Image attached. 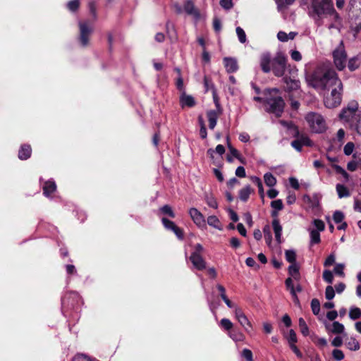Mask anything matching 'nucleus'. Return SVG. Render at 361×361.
I'll use <instances>...</instances> for the list:
<instances>
[{"instance_id": "nucleus-23", "label": "nucleus", "mask_w": 361, "mask_h": 361, "mask_svg": "<svg viewBox=\"0 0 361 361\" xmlns=\"http://www.w3.org/2000/svg\"><path fill=\"white\" fill-rule=\"evenodd\" d=\"M336 188L339 198L347 197L350 195L348 189L342 184H337Z\"/></svg>"}, {"instance_id": "nucleus-52", "label": "nucleus", "mask_w": 361, "mask_h": 361, "mask_svg": "<svg viewBox=\"0 0 361 361\" xmlns=\"http://www.w3.org/2000/svg\"><path fill=\"white\" fill-rule=\"evenodd\" d=\"M299 141L300 142L302 146H312V142L310 140V138L307 136L305 135H301L298 137Z\"/></svg>"}, {"instance_id": "nucleus-1", "label": "nucleus", "mask_w": 361, "mask_h": 361, "mask_svg": "<svg viewBox=\"0 0 361 361\" xmlns=\"http://www.w3.org/2000/svg\"><path fill=\"white\" fill-rule=\"evenodd\" d=\"M309 85L319 91H329L324 94V104L326 108L339 106L342 101L343 83L332 68L319 67L307 77Z\"/></svg>"}, {"instance_id": "nucleus-35", "label": "nucleus", "mask_w": 361, "mask_h": 361, "mask_svg": "<svg viewBox=\"0 0 361 361\" xmlns=\"http://www.w3.org/2000/svg\"><path fill=\"white\" fill-rule=\"evenodd\" d=\"M299 327L301 333L304 336H307L309 334V328L303 318L300 317L298 320Z\"/></svg>"}, {"instance_id": "nucleus-7", "label": "nucleus", "mask_w": 361, "mask_h": 361, "mask_svg": "<svg viewBox=\"0 0 361 361\" xmlns=\"http://www.w3.org/2000/svg\"><path fill=\"white\" fill-rule=\"evenodd\" d=\"M334 63L338 71H342L346 66L347 54L343 41L333 51Z\"/></svg>"}, {"instance_id": "nucleus-26", "label": "nucleus", "mask_w": 361, "mask_h": 361, "mask_svg": "<svg viewBox=\"0 0 361 361\" xmlns=\"http://www.w3.org/2000/svg\"><path fill=\"white\" fill-rule=\"evenodd\" d=\"M348 348L350 350L356 351L360 349L359 342L353 337H350L346 342Z\"/></svg>"}, {"instance_id": "nucleus-63", "label": "nucleus", "mask_w": 361, "mask_h": 361, "mask_svg": "<svg viewBox=\"0 0 361 361\" xmlns=\"http://www.w3.org/2000/svg\"><path fill=\"white\" fill-rule=\"evenodd\" d=\"M290 56L293 60L295 61H300L302 59L301 54L298 51H292L290 53Z\"/></svg>"}, {"instance_id": "nucleus-36", "label": "nucleus", "mask_w": 361, "mask_h": 361, "mask_svg": "<svg viewBox=\"0 0 361 361\" xmlns=\"http://www.w3.org/2000/svg\"><path fill=\"white\" fill-rule=\"evenodd\" d=\"M285 256H286V260L293 264V263H295V260H296V253L293 250H288L286 251L285 252Z\"/></svg>"}, {"instance_id": "nucleus-21", "label": "nucleus", "mask_w": 361, "mask_h": 361, "mask_svg": "<svg viewBox=\"0 0 361 361\" xmlns=\"http://www.w3.org/2000/svg\"><path fill=\"white\" fill-rule=\"evenodd\" d=\"M184 10L188 14L193 16L196 18L199 17L200 16L197 9L195 7V5L191 0H187L185 2Z\"/></svg>"}, {"instance_id": "nucleus-33", "label": "nucleus", "mask_w": 361, "mask_h": 361, "mask_svg": "<svg viewBox=\"0 0 361 361\" xmlns=\"http://www.w3.org/2000/svg\"><path fill=\"white\" fill-rule=\"evenodd\" d=\"M288 273L294 279H297L299 276V268L296 263L291 264L288 267Z\"/></svg>"}, {"instance_id": "nucleus-41", "label": "nucleus", "mask_w": 361, "mask_h": 361, "mask_svg": "<svg viewBox=\"0 0 361 361\" xmlns=\"http://www.w3.org/2000/svg\"><path fill=\"white\" fill-rule=\"evenodd\" d=\"M333 168L337 173L342 175L345 180H348L349 174L341 166L338 165H334Z\"/></svg>"}, {"instance_id": "nucleus-3", "label": "nucleus", "mask_w": 361, "mask_h": 361, "mask_svg": "<svg viewBox=\"0 0 361 361\" xmlns=\"http://www.w3.org/2000/svg\"><path fill=\"white\" fill-rule=\"evenodd\" d=\"M286 62L287 58L281 52H278L273 59L269 52H264L260 56V67L262 71L268 73L272 71L276 77H281L284 75Z\"/></svg>"}, {"instance_id": "nucleus-57", "label": "nucleus", "mask_w": 361, "mask_h": 361, "mask_svg": "<svg viewBox=\"0 0 361 361\" xmlns=\"http://www.w3.org/2000/svg\"><path fill=\"white\" fill-rule=\"evenodd\" d=\"M242 356L245 358L247 361H253L252 353L249 349H244L242 352Z\"/></svg>"}, {"instance_id": "nucleus-38", "label": "nucleus", "mask_w": 361, "mask_h": 361, "mask_svg": "<svg viewBox=\"0 0 361 361\" xmlns=\"http://www.w3.org/2000/svg\"><path fill=\"white\" fill-rule=\"evenodd\" d=\"M281 123L287 127L290 130H293L294 136H298L299 135V131L297 127L292 123V122H288L285 121H281Z\"/></svg>"}, {"instance_id": "nucleus-46", "label": "nucleus", "mask_w": 361, "mask_h": 361, "mask_svg": "<svg viewBox=\"0 0 361 361\" xmlns=\"http://www.w3.org/2000/svg\"><path fill=\"white\" fill-rule=\"evenodd\" d=\"M286 338L288 340V344L296 343L298 341L296 334L293 329L289 331Z\"/></svg>"}, {"instance_id": "nucleus-42", "label": "nucleus", "mask_w": 361, "mask_h": 361, "mask_svg": "<svg viewBox=\"0 0 361 361\" xmlns=\"http://www.w3.org/2000/svg\"><path fill=\"white\" fill-rule=\"evenodd\" d=\"M335 296V290L331 286H328L325 290V297L327 300H331Z\"/></svg>"}, {"instance_id": "nucleus-62", "label": "nucleus", "mask_w": 361, "mask_h": 361, "mask_svg": "<svg viewBox=\"0 0 361 361\" xmlns=\"http://www.w3.org/2000/svg\"><path fill=\"white\" fill-rule=\"evenodd\" d=\"M235 175L239 178H244L246 176L245 170L243 166H238L235 170Z\"/></svg>"}, {"instance_id": "nucleus-32", "label": "nucleus", "mask_w": 361, "mask_h": 361, "mask_svg": "<svg viewBox=\"0 0 361 361\" xmlns=\"http://www.w3.org/2000/svg\"><path fill=\"white\" fill-rule=\"evenodd\" d=\"M251 180L253 183L257 185V188H258V190H259V193L260 196L262 197H263L264 193V189H263V185H262L261 179L257 176H252V177H251Z\"/></svg>"}, {"instance_id": "nucleus-5", "label": "nucleus", "mask_w": 361, "mask_h": 361, "mask_svg": "<svg viewBox=\"0 0 361 361\" xmlns=\"http://www.w3.org/2000/svg\"><path fill=\"white\" fill-rule=\"evenodd\" d=\"M278 94L279 90L276 88L266 90L264 91V103L269 106L268 111L279 117L283 111L285 103L282 97Z\"/></svg>"}, {"instance_id": "nucleus-24", "label": "nucleus", "mask_w": 361, "mask_h": 361, "mask_svg": "<svg viewBox=\"0 0 361 361\" xmlns=\"http://www.w3.org/2000/svg\"><path fill=\"white\" fill-rule=\"evenodd\" d=\"M310 245L312 246L314 244H318L321 241L320 234L318 231L315 229H310Z\"/></svg>"}, {"instance_id": "nucleus-59", "label": "nucleus", "mask_w": 361, "mask_h": 361, "mask_svg": "<svg viewBox=\"0 0 361 361\" xmlns=\"http://www.w3.org/2000/svg\"><path fill=\"white\" fill-rule=\"evenodd\" d=\"M344 265L343 264H338L334 267V272L335 274L343 276L344 272H343Z\"/></svg>"}, {"instance_id": "nucleus-10", "label": "nucleus", "mask_w": 361, "mask_h": 361, "mask_svg": "<svg viewBox=\"0 0 361 361\" xmlns=\"http://www.w3.org/2000/svg\"><path fill=\"white\" fill-rule=\"evenodd\" d=\"M189 215L192 219L193 222L199 228L206 227V221L203 214L196 208H191L189 210Z\"/></svg>"}, {"instance_id": "nucleus-4", "label": "nucleus", "mask_w": 361, "mask_h": 361, "mask_svg": "<svg viewBox=\"0 0 361 361\" xmlns=\"http://www.w3.org/2000/svg\"><path fill=\"white\" fill-rule=\"evenodd\" d=\"M360 112L358 110V104L355 102H350L347 107L343 109L340 114V118L344 122L348 123L350 128L355 129L361 135L360 129Z\"/></svg>"}, {"instance_id": "nucleus-19", "label": "nucleus", "mask_w": 361, "mask_h": 361, "mask_svg": "<svg viewBox=\"0 0 361 361\" xmlns=\"http://www.w3.org/2000/svg\"><path fill=\"white\" fill-rule=\"evenodd\" d=\"M32 153V149L30 145L24 144L21 146L20 149L18 152V158L20 160H26L27 159Z\"/></svg>"}, {"instance_id": "nucleus-47", "label": "nucleus", "mask_w": 361, "mask_h": 361, "mask_svg": "<svg viewBox=\"0 0 361 361\" xmlns=\"http://www.w3.org/2000/svg\"><path fill=\"white\" fill-rule=\"evenodd\" d=\"M220 325L226 330H231L233 327V323L228 319L224 318L220 322Z\"/></svg>"}, {"instance_id": "nucleus-13", "label": "nucleus", "mask_w": 361, "mask_h": 361, "mask_svg": "<svg viewBox=\"0 0 361 361\" xmlns=\"http://www.w3.org/2000/svg\"><path fill=\"white\" fill-rule=\"evenodd\" d=\"M235 316L240 325L245 329V330L247 332H250L252 329V325L243 311L240 309L235 307Z\"/></svg>"}, {"instance_id": "nucleus-44", "label": "nucleus", "mask_w": 361, "mask_h": 361, "mask_svg": "<svg viewBox=\"0 0 361 361\" xmlns=\"http://www.w3.org/2000/svg\"><path fill=\"white\" fill-rule=\"evenodd\" d=\"M271 207L273 209L281 211L283 208V204L281 200H276L271 202Z\"/></svg>"}, {"instance_id": "nucleus-12", "label": "nucleus", "mask_w": 361, "mask_h": 361, "mask_svg": "<svg viewBox=\"0 0 361 361\" xmlns=\"http://www.w3.org/2000/svg\"><path fill=\"white\" fill-rule=\"evenodd\" d=\"M349 14L355 20H361V0H350L349 3Z\"/></svg>"}, {"instance_id": "nucleus-15", "label": "nucleus", "mask_w": 361, "mask_h": 361, "mask_svg": "<svg viewBox=\"0 0 361 361\" xmlns=\"http://www.w3.org/2000/svg\"><path fill=\"white\" fill-rule=\"evenodd\" d=\"M180 104L182 108L192 107L195 105V100L193 97L183 92L180 97Z\"/></svg>"}, {"instance_id": "nucleus-58", "label": "nucleus", "mask_w": 361, "mask_h": 361, "mask_svg": "<svg viewBox=\"0 0 361 361\" xmlns=\"http://www.w3.org/2000/svg\"><path fill=\"white\" fill-rule=\"evenodd\" d=\"M213 27L215 32H219L221 30V23L218 18H214L213 20Z\"/></svg>"}, {"instance_id": "nucleus-64", "label": "nucleus", "mask_w": 361, "mask_h": 361, "mask_svg": "<svg viewBox=\"0 0 361 361\" xmlns=\"http://www.w3.org/2000/svg\"><path fill=\"white\" fill-rule=\"evenodd\" d=\"M291 146L295 149L298 152H300L302 150V145L298 139H296L291 142Z\"/></svg>"}, {"instance_id": "nucleus-49", "label": "nucleus", "mask_w": 361, "mask_h": 361, "mask_svg": "<svg viewBox=\"0 0 361 361\" xmlns=\"http://www.w3.org/2000/svg\"><path fill=\"white\" fill-rule=\"evenodd\" d=\"M79 5H80L79 0H72L68 3L67 7L70 11H75L78 8Z\"/></svg>"}, {"instance_id": "nucleus-9", "label": "nucleus", "mask_w": 361, "mask_h": 361, "mask_svg": "<svg viewBox=\"0 0 361 361\" xmlns=\"http://www.w3.org/2000/svg\"><path fill=\"white\" fill-rule=\"evenodd\" d=\"M296 72V71H292L290 76L286 75L283 79L288 91L296 90L300 87V81L295 76Z\"/></svg>"}, {"instance_id": "nucleus-27", "label": "nucleus", "mask_w": 361, "mask_h": 361, "mask_svg": "<svg viewBox=\"0 0 361 361\" xmlns=\"http://www.w3.org/2000/svg\"><path fill=\"white\" fill-rule=\"evenodd\" d=\"M265 184L269 187H272L276 185V179L271 173H266L264 176Z\"/></svg>"}, {"instance_id": "nucleus-11", "label": "nucleus", "mask_w": 361, "mask_h": 361, "mask_svg": "<svg viewBox=\"0 0 361 361\" xmlns=\"http://www.w3.org/2000/svg\"><path fill=\"white\" fill-rule=\"evenodd\" d=\"M161 222L165 228L167 230L172 231L178 239H183V230L180 228L178 227L174 222L169 220L166 218H162Z\"/></svg>"}, {"instance_id": "nucleus-14", "label": "nucleus", "mask_w": 361, "mask_h": 361, "mask_svg": "<svg viewBox=\"0 0 361 361\" xmlns=\"http://www.w3.org/2000/svg\"><path fill=\"white\" fill-rule=\"evenodd\" d=\"M190 260L194 267L197 270H203L206 268V262L200 254L192 253L190 257Z\"/></svg>"}, {"instance_id": "nucleus-6", "label": "nucleus", "mask_w": 361, "mask_h": 361, "mask_svg": "<svg viewBox=\"0 0 361 361\" xmlns=\"http://www.w3.org/2000/svg\"><path fill=\"white\" fill-rule=\"evenodd\" d=\"M305 118L313 133H322L326 130V123L322 114L311 111L306 114Z\"/></svg>"}, {"instance_id": "nucleus-34", "label": "nucleus", "mask_w": 361, "mask_h": 361, "mask_svg": "<svg viewBox=\"0 0 361 361\" xmlns=\"http://www.w3.org/2000/svg\"><path fill=\"white\" fill-rule=\"evenodd\" d=\"M264 235L267 245H270L272 240L271 228L269 225H266L263 228Z\"/></svg>"}, {"instance_id": "nucleus-60", "label": "nucleus", "mask_w": 361, "mask_h": 361, "mask_svg": "<svg viewBox=\"0 0 361 361\" xmlns=\"http://www.w3.org/2000/svg\"><path fill=\"white\" fill-rule=\"evenodd\" d=\"M277 38L281 42H287L288 40V34L283 31H279L278 32Z\"/></svg>"}, {"instance_id": "nucleus-37", "label": "nucleus", "mask_w": 361, "mask_h": 361, "mask_svg": "<svg viewBox=\"0 0 361 361\" xmlns=\"http://www.w3.org/2000/svg\"><path fill=\"white\" fill-rule=\"evenodd\" d=\"M311 308H312V311L314 315L319 314V313L320 312V303L317 299L314 298V299L312 300Z\"/></svg>"}, {"instance_id": "nucleus-29", "label": "nucleus", "mask_w": 361, "mask_h": 361, "mask_svg": "<svg viewBox=\"0 0 361 361\" xmlns=\"http://www.w3.org/2000/svg\"><path fill=\"white\" fill-rule=\"evenodd\" d=\"M349 317L352 320H356L361 317V310L357 307H352L349 311Z\"/></svg>"}, {"instance_id": "nucleus-43", "label": "nucleus", "mask_w": 361, "mask_h": 361, "mask_svg": "<svg viewBox=\"0 0 361 361\" xmlns=\"http://www.w3.org/2000/svg\"><path fill=\"white\" fill-rule=\"evenodd\" d=\"M160 210L163 214H167L168 216H169L171 218L175 217V214H174L173 211L172 210L171 207L168 204L163 206L160 209Z\"/></svg>"}, {"instance_id": "nucleus-40", "label": "nucleus", "mask_w": 361, "mask_h": 361, "mask_svg": "<svg viewBox=\"0 0 361 361\" xmlns=\"http://www.w3.org/2000/svg\"><path fill=\"white\" fill-rule=\"evenodd\" d=\"M236 34L238 35V40L240 41V42L245 43L246 42V35L243 28H241L240 27H237Z\"/></svg>"}, {"instance_id": "nucleus-17", "label": "nucleus", "mask_w": 361, "mask_h": 361, "mask_svg": "<svg viewBox=\"0 0 361 361\" xmlns=\"http://www.w3.org/2000/svg\"><path fill=\"white\" fill-rule=\"evenodd\" d=\"M225 68L228 73H234L238 68V63L235 59L231 57H225L224 59Z\"/></svg>"}, {"instance_id": "nucleus-2", "label": "nucleus", "mask_w": 361, "mask_h": 361, "mask_svg": "<svg viewBox=\"0 0 361 361\" xmlns=\"http://www.w3.org/2000/svg\"><path fill=\"white\" fill-rule=\"evenodd\" d=\"M318 26L328 22L329 29L338 27L341 17L334 8L332 0H311V11L309 13Z\"/></svg>"}, {"instance_id": "nucleus-39", "label": "nucleus", "mask_w": 361, "mask_h": 361, "mask_svg": "<svg viewBox=\"0 0 361 361\" xmlns=\"http://www.w3.org/2000/svg\"><path fill=\"white\" fill-rule=\"evenodd\" d=\"M348 67L350 71H353L359 67L358 59L356 57L352 58L349 60Z\"/></svg>"}, {"instance_id": "nucleus-55", "label": "nucleus", "mask_w": 361, "mask_h": 361, "mask_svg": "<svg viewBox=\"0 0 361 361\" xmlns=\"http://www.w3.org/2000/svg\"><path fill=\"white\" fill-rule=\"evenodd\" d=\"M354 144L351 142H348L344 148H343V152L345 155H350L354 149Z\"/></svg>"}, {"instance_id": "nucleus-54", "label": "nucleus", "mask_w": 361, "mask_h": 361, "mask_svg": "<svg viewBox=\"0 0 361 361\" xmlns=\"http://www.w3.org/2000/svg\"><path fill=\"white\" fill-rule=\"evenodd\" d=\"M72 361H96V360L94 359H91L90 357H87L85 355L78 354L73 358Z\"/></svg>"}, {"instance_id": "nucleus-28", "label": "nucleus", "mask_w": 361, "mask_h": 361, "mask_svg": "<svg viewBox=\"0 0 361 361\" xmlns=\"http://www.w3.org/2000/svg\"><path fill=\"white\" fill-rule=\"evenodd\" d=\"M344 329L345 327L342 324L338 322H334L331 325V328L329 329V331L334 334H342L344 331Z\"/></svg>"}, {"instance_id": "nucleus-22", "label": "nucleus", "mask_w": 361, "mask_h": 361, "mask_svg": "<svg viewBox=\"0 0 361 361\" xmlns=\"http://www.w3.org/2000/svg\"><path fill=\"white\" fill-rule=\"evenodd\" d=\"M207 222L209 226L219 231H221L223 229L222 224L220 220L217 218V216L214 215L208 216Z\"/></svg>"}, {"instance_id": "nucleus-61", "label": "nucleus", "mask_w": 361, "mask_h": 361, "mask_svg": "<svg viewBox=\"0 0 361 361\" xmlns=\"http://www.w3.org/2000/svg\"><path fill=\"white\" fill-rule=\"evenodd\" d=\"M289 346L298 357L301 358L302 357V353L300 351V350L295 345V343H290V344H289Z\"/></svg>"}, {"instance_id": "nucleus-31", "label": "nucleus", "mask_w": 361, "mask_h": 361, "mask_svg": "<svg viewBox=\"0 0 361 361\" xmlns=\"http://www.w3.org/2000/svg\"><path fill=\"white\" fill-rule=\"evenodd\" d=\"M204 200L209 207L214 209H216L218 207V203L212 195L206 194Z\"/></svg>"}, {"instance_id": "nucleus-50", "label": "nucleus", "mask_w": 361, "mask_h": 361, "mask_svg": "<svg viewBox=\"0 0 361 361\" xmlns=\"http://www.w3.org/2000/svg\"><path fill=\"white\" fill-rule=\"evenodd\" d=\"M313 224L316 228L315 230L318 231V232L323 231L325 228L324 223L320 219H314Z\"/></svg>"}, {"instance_id": "nucleus-51", "label": "nucleus", "mask_w": 361, "mask_h": 361, "mask_svg": "<svg viewBox=\"0 0 361 361\" xmlns=\"http://www.w3.org/2000/svg\"><path fill=\"white\" fill-rule=\"evenodd\" d=\"M333 219L335 223H341L344 219V214L341 211H336L333 215Z\"/></svg>"}, {"instance_id": "nucleus-45", "label": "nucleus", "mask_w": 361, "mask_h": 361, "mask_svg": "<svg viewBox=\"0 0 361 361\" xmlns=\"http://www.w3.org/2000/svg\"><path fill=\"white\" fill-rule=\"evenodd\" d=\"M312 341L317 345H318L320 348H324L327 345V341L324 338H319L317 336H315L312 339Z\"/></svg>"}, {"instance_id": "nucleus-8", "label": "nucleus", "mask_w": 361, "mask_h": 361, "mask_svg": "<svg viewBox=\"0 0 361 361\" xmlns=\"http://www.w3.org/2000/svg\"><path fill=\"white\" fill-rule=\"evenodd\" d=\"M80 35L79 42L82 47H87L89 44L90 37L93 32V27L90 25L87 22L80 21L78 23Z\"/></svg>"}, {"instance_id": "nucleus-56", "label": "nucleus", "mask_w": 361, "mask_h": 361, "mask_svg": "<svg viewBox=\"0 0 361 361\" xmlns=\"http://www.w3.org/2000/svg\"><path fill=\"white\" fill-rule=\"evenodd\" d=\"M332 355L333 357L338 361L342 360L344 358V354L343 351L338 349L333 350Z\"/></svg>"}, {"instance_id": "nucleus-53", "label": "nucleus", "mask_w": 361, "mask_h": 361, "mask_svg": "<svg viewBox=\"0 0 361 361\" xmlns=\"http://www.w3.org/2000/svg\"><path fill=\"white\" fill-rule=\"evenodd\" d=\"M220 5L223 8L230 10L233 6V0H221Z\"/></svg>"}, {"instance_id": "nucleus-18", "label": "nucleus", "mask_w": 361, "mask_h": 361, "mask_svg": "<svg viewBox=\"0 0 361 361\" xmlns=\"http://www.w3.org/2000/svg\"><path fill=\"white\" fill-rule=\"evenodd\" d=\"M272 227L275 234V238L279 243H281L282 226L280 224L278 219H274L272 221Z\"/></svg>"}, {"instance_id": "nucleus-30", "label": "nucleus", "mask_w": 361, "mask_h": 361, "mask_svg": "<svg viewBox=\"0 0 361 361\" xmlns=\"http://www.w3.org/2000/svg\"><path fill=\"white\" fill-rule=\"evenodd\" d=\"M228 336L231 338L234 341H242L244 340V335L239 331L233 330L229 332Z\"/></svg>"}, {"instance_id": "nucleus-20", "label": "nucleus", "mask_w": 361, "mask_h": 361, "mask_svg": "<svg viewBox=\"0 0 361 361\" xmlns=\"http://www.w3.org/2000/svg\"><path fill=\"white\" fill-rule=\"evenodd\" d=\"M56 185L54 180H49L45 181L43 185V193L46 197H49L51 193L55 192Z\"/></svg>"}, {"instance_id": "nucleus-25", "label": "nucleus", "mask_w": 361, "mask_h": 361, "mask_svg": "<svg viewBox=\"0 0 361 361\" xmlns=\"http://www.w3.org/2000/svg\"><path fill=\"white\" fill-rule=\"evenodd\" d=\"M252 192V189L250 185H246L239 191V198L243 202H246Z\"/></svg>"}, {"instance_id": "nucleus-48", "label": "nucleus", "mask_w": 361, "mask_h": 361, "mask_svg": "<svg viewBox=\"0 0 361 361\" xmlns=\"http://www.w3.org/2000/svg\"><path fill=\"white\" fill-rule=\"evenodd\" d=\"M323 279L326 282L332 283L334 279L332 272L329 270H324L323 272Z\"/></svg>"}, {"instance_id": "nucleus-16", "label": "nucleus", "mask_w": 361, "mask_h": 361, "mask_svg": "<svg viewBox=\"0 0 361 361\" xmlns=\"http://www.w3.org/2000/svg\"><path fill=\"white\" fill-rule=\"evenodd\" d=\"M221 114L220 109L217 110H209L207 113L208 121H209V127L210 129H214L216 125L217 119Z\"/></svg>"}]
</instances>
